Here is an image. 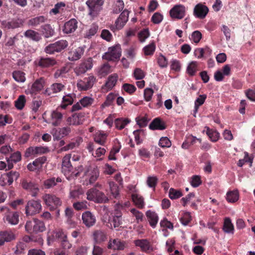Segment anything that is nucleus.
<instances>
[{"label": "nucleus", "instance_id": "18", "mask_svg": "<svg viewBox=\"0 0 255 255\" xmlns=\"http://www.w3.org/2000/svg\"><path fill=\"white\" fill-rule=\"evenodd\" d=\"M185 7L182 4L174 5L169 11L171 18L177 19H182L185 15Z\"/></svg>", "mask_w": 255, "mask_h": 255}, {"label": "nucleus", "instance_id": "10", "mask_svg": "<svg viewBox=\"0 0 255 255\" xmlns=\"http://www.w3.org/2000/svg\"><path fill=\"white\" fill-rule=\"evenodd\" d=\"M42 206L39 201L31 200L28 201L25 206V214L26 216H32L39 213Z\"/></svg>", "mask_w": 255, "mask_h": 255}, {"label": "nucleus", "instance_id": "9", "mask_svg": "<svg viewBox=\"0 0 255 255\" xmlns=\"http://www.w3.org/2000/svg\"><path fill=\"white\" fill-rule=\"evenodd\" d=\"M45 84V78L43 77H40L34 81L30 88L26 91V93L31 95H36L44 88Z\"/></svg>", "mask_w": 255, "mask_h": 255}, {"label": "nucleus", "instance_id": "57", "mask_svg": "<svg viewBox=\"0 0 255 255\" xmlns=\"http://www.w3.org/2000/svg\"><path fill=\"white\" fill-rule=\"evenodd\" d=\"M55 236L60 243L68 239L67 234L61 229L56 231Z\"/></svg>", "mask_w": 255, "mask_h": 255}, {"label": "nucleus", "instance_id": "56", "mask_svg": "<svg viewBox=\"0 0 255 255\" xmlns=\"http://www.w3.org/2000/svg\"><path fill=\"white\" fill-rule=\"evenodd\" d=\"M132 215L135 217L136 222L139 223L143 221L144 215L143 213L135 208H132L130 210Z\"/></svg>", "mask_w": 255, "mask_h": 255}, {"label": "nucleus", "instance_id": "35", "mask_svg": "<svg viewBox=\"0 0 255 255\" xmlns=\"http://www.w3.org/2000/svg\"><path fill=\"white\" fill-rule=\"evenodd\" d=\"M84 194V191L80 186L75 187L70 191L69 197L71 199L77 200Z\"/></svg>", "mask_w": 255, "mask_h": 255}, {"label": "nucleus", "instance_id": "27", "mask_svg": "<svg viewBox=\"0 0 255 255\" xmlns=\"http://www.w3.org/2000/svg\"><path fill=\"white\" fill-rule=\"evenodd\" d=\"M134 244L140 248L142 252H150L152 251V248L149 242L146 239H138L135 240Z\"/></svg>", "mask_w": 255, "mask_h": 255}, {"label": "nucleus", "instance_id": "54", "mask_svg": "<svg viewBox=\"0 0 255 255\" xmlns=\"http://www.w3.org/2000/svg\"><path fill=\"white\" fill-rule=\"evenodd\" d=\"M79 101L83 108H88L93 104L94 99L91 97L86 96L82 98Z\"/></svg>", "mask_w": 255, "mask_h": 255}, {"label": "nucleus", "instance_id": "45", "mask_svg": "<svg viewBox=\"0 0 255 255\" xmlns=\"http://www.w3.org/2000/svg\"><path fill=\"white\" fill-rule=\"evenodd\" d=\"M12 77L17 82L23 83L26 80L25 74L20 70H15L12 72Z\"/></svg>", "mask_w": 255, "mask_h": 255}, {"label": "nucleus", "instance_id": "36", "mask_svg": "<svg viewBox=\"0 0 255 255\" xmlns=\"http://www.w3.org/2000/svg\"><path fill=\"white\" fill-rule=\"evenodd\" d=\"M146 216L148 220L150 225L154 228L158 221V217L157 214L153 211L148 210L146 212Z\"/></svg>", "mask_w": 255, "mask_h": 255}, {"label": "nucleus", "instance_id": "4", "mask_svg": "<svg viewBox=\"0 0 255 255\" xmlns=\"http://www.w3.org/2000/svg\"><path fill=\"white\" fill-rule=\"evenodd\" d=\"M68 46V42L66 40L61 39L53 43L49 44L44 48V52L48 54H54L55 53L60 52L65 49Z\"/></svg>", "mask_w": 255, "mask_h": 255}, {"label": "nucleus", "instance_id": "49", "mask_svg": "<svg viewBox=\"0 0 255 255\" xmlns=\"http://www.w3.org/2000/svg\"><path fill=\"white\" fill-rule=\"evenodd\" d=\"M198 62L196 61L191 62L187 67L186 72L190 76L195 75L198 70Z\"/></svg>", "mask_w": 255, "mask_h": 255}, {"label": "nucleus", "instance_id": "52", "mask_svg": "<svg viewBox=\"0 0 255 255\" xmlns=\"http://www.w3.org/2000/svg\"><path fill=\"white\" fill-rule=\"evenodd\" d=\"M61 179L57 177L56 179L55 177H52L46 180L44 182V185L45 188L49 189L56 185L57 182H61Z\"/></svg>", "mask_w": 255, "mask_h": 255}, {"label": "nucleus", "instance_id": "2", "mask_svg": "<svg viewBox=\"0 0 255 255\" xmlns=\"http://www.w3.org/2000/svg\"><path fill=\"white\" fill-rule=\"evenodd\" d=\"M87 199L97 203H106L109 199L105 194L96 188L88 190L86 193Z\"/></svg>", "mask_w": 255, "mask_h": 255}, {"label": "nucleus", "instance_id": "3", "mask_svg": "<svg viewBox=\"0 0 255 255\" xmlns=\"http://www.w3.org/2000/svg\"><path fill=\"white\" fill-rule=\"evenodd\" d=\"M25 228L26 231L29 233H37L42 232L45 230V226L43 221L37 219L26 222Z\"/></svg>", "mask_w": 255, "mask_h": 255}, {"label": "nucleus", "instance_id": "40", "mask_svg": "<svg viewBox=\"0 0 255 255\" xmlns=\"http://www.w3.org/2000/svg\"><path fill=\"white\" fill-rule=\"evenodd\" d=\"M93 237L96 243L100 244L107 239L106 234L102 230H96L93 233Z\"/></svg>", "mask_w": 255, "mask_h": 255}, {"label": "nucleus", "instance_id": "5", "mask_svg": "<svg viewBox=\"0 0 255 255\" xmlns=\"http://www.w3.org/2000/svg\"><path fill=\"white\" fill-rule=\"evenodd\" d=\"M105 0H87L86 4L89 9V14L92 17L97 16L103 9Z\"/></svg>", "mask_w": 255, "mask_h": 255}, {"label": "nucleus", "instance_id": "48", "mask_svg": "<svg viewBox=\"0 0 255 255\" xmlns=\"http://www.w3.org/2000/svg\"><path fill=\"white\" fill-rule=\"evenodd\" d=\"M41 31L45 38H49L54 34V30L50 24H45L41 26Z\"/></svg>", "mask_w": 255, "mask_h": 255}, {"label": "nucleus", "instance_id": "19", "mask_svg": "<svg viewBox=\"0 0 255 255\" xmlns=\"http://www.w3.org/2000/svg\"><path fill=\"white\" fill-rule=\"evenodd\" d=\"M57 64L56 60L53 57H40L36 61L37 65L41 68H51Z\"/></svg>", "mask_w": 255, "mask_h": 255}, {"label": "nucleus", "instance_id": "37", "mask_svg": "<svg viewBox=\"0 0 255 255\" xmlns=\"http://www.w3.org/2000/svg\"><path fill=\"white\" fill-rule=\"evenodd\" d=\"M131 199L137 208L139 209H143L144 208V199L141 196L136 193H133L131 195Z\"/></svg>", "mask_w": 255, "mask_h": 255}, {"label": "nucleus", "instance_id": "51", "mask_svg": "<svg viewBox=\"0 0 255 255\" xmlns=\"http://www.w3.org/2000/svg\"><path fill=\"white\" fill-rule=\"evenodd\" d=\"M66 122L67 125L69 126H78L82 124V121H79V120L75 113L72 114L71 116L67 118Z\"/></svg>", "mask_w": 255, "mask_h": 255}, {"label": "nucleus", "instance_id": "47", "mask_svg": "<svg viewBox=\"0 0 255 255\" xmlns=\"http://www.w3.org/2000/svg\"><path fill=\"white\" fill-rule=\"evenodd\" d=\"M205 128L207 129L206 134L210 140L213 142L217 141L220 136L219 133L217 130L211 129L208 127H205Z\"/></svg>", "mask_w": 255, "mask_h": 255}, {"label": "nucleus", "instance_id": "42", "mask_svg": "<svg viewBox=\"0 0 255 255\" xmlns=\"http://www.w3.org/2000/svg\"><path fill=\"white\" fill-rule=\"evenodd\" d=\"M134 139L137 144L141 143L145 136V131L144 129H137L133 131Z\"/></svg>", "mask_w": 255, "mask_h": 255}, {"label": "nucleus", "instance_id": "13", "mask_svg": "<svg viewBox=\"0 0 255 255\" xmlns=\"http://www.w3.org/2000/svg\"><path fill=\"white\" fill-rule=\"evenodd\" d=\"M93 60L89 57L84 60L74 69V72L77 76L85 73L88 70H91L93 66Z\"/></svg>", "mask_w": 255, "mask_h": 255}, {"label": "nucleus", "instance_id": "34", "mask_svg": "<svg viewBox=\"0 0 255 255\" xmlns=\"http://www.w3.org/2000/svg\"><path fill=\"white\" fill-rule=\"evenodd\" d=\"M24 35L26 38L35 42H38L42 39L40 33L32 29L27 30L24 32Z\"/></svg>", "mask_w": 255, "mask_h": 255}, {"label": "nucleus", "instance_id": "41", "mask_svg": "<svg viewBox=\"0 0 255 255\" xmlns=\"http://www.w3.org/2000/svg\"><path fill=\"white\" fill-rule=\"evenodd\" d=\"M130 122V120L128 118H121L116 119L114 123L116 128L119 130H121L124 128Z\"/></svg>", "mask_w": 255, "mask_h": 255}, {"label": "nucleus", "instance_id": "38", "mask_svg": "<svg viewBox=\"0 0 255 255\" xmlns=\"http://www.w3.org/2000/svg\"><path fill=\"white\" fill-rule=\"evenodd\" d=\"M46 18L44 16H38L28 20L27 24L29 26L36 27L44 23Z\"/></svg>", "mask_w": 255, "mask_h": 255}, {"label": "nucleus", "instance_id": "21", "mask_svg": "<svg viewBox=\"0 0 255 255\" xmlns=\"http://www.w3.org/2000/svg\"><path fill=\"white\" fill-rule=\"evenodd\" d=\"M208 7L202 3L197 4L193 10V15L199 19H204L209 12Z\"/></svg>", "mask_w": 255, "mask_h": 255}, {"label": "nucleus", "instance_id": "43", "mask_svg": "<svg viewBox=\"0 0 255 255\" xmlns=\"http://www.w3.org/2000/svg\"><path fill=\"white\" fill-rule=\"evenodd\" d=\"M19 176V173L17 171H10L5 174H4L5 179H7L8 185H11L14 180H16Z\"/></svg>", "mask_w": 255, "mask_h": 255}, {"label": "nucleus", "instance_id": "46", "mask_svg": "<svg viewBox=\"0 0 255 255\" xmlns=\"http://www.w3.org/2000/svg\"><path fill=\"white\" fill-rule=\"evenodd\" d=\"M239 198V194L238 190L229 191L226 194V200L228 202L235 203Z\"/></svg>", "mask_w": 255, "mask_h": 255}, {"label": "nucleus", "instance_id": "15", "mask_svg": "<svg viewBox=\"0 0 255 255\" xmlns=\"http://www.w3.org/2000/svg\"><path fill=\"white\" fill-rule=\"evenodd\" d=\"M71 128L69 126L54 128L52 130L51 134L54 140H59L69 135Z\"/></svg>", "mask_w": 255, "mask_h": 255}, {"label": "nucleus", "instance_id": "33", "mask_svg": "<svg viewBox=\"0 0 255 255\" xmlns=\"http://www.w3.org/2000/svg\"><path fill=\"white\" fill-rule=\"evenodd\" d=\"M108 134L104 131L99 130L94 135V141L101 145H104L107 141Z\"/></svg>", "mask_w": 255, "mask_h": 255}, {"label": "nucleus", "instance_id": "64", "mask_svg": "<svg viewBox=\"0 0 255 255\" xmlns=\"http://www.w3.org/2000/svg\"><path fill=\"white\" fill-rule=\"evenodd\" d=\"M99 176V172L97 169H94L89 173V182L90 184L94 183Z\"/></svg>", "mask_w": 255, "mask_h": 255}, {"label": "nucleus", "instance_id": "31", "mask_svg": "<svg viewBox=\"0 0 255 255\" xmlns=\"http://www.w3.org/2000/svg\"><path fill=\"white\" fill-rule=\"evenodd\" d=\"M4 219L6 222L11 225H16L19 222V214L17 212L8 211Z\"/></svg>", "mask_w": 255, "mask_h": 255}, {"label": "nucleus", "instance_id": "28", "mask_svg": "<svg viewBox=\"0 0 255 255\" xmlns=\"http://www.w3.org/2000/svg\"><path fill=\"white\" fill-rule=\"evenodd\" d=\"M84 51L85 49L82 47H79L71 50L69 52L68 59L71 61L78 60L81 58Z\"/></svg>", "mask_w": 255, "mask_h": 255}, {"label": "nucleus", "instance_id": "20", "mask_svg": "<svg viewBox=\"0 0 255 255\" xmlns=\"http://www.w3.org/2000/svg\"><path fill=\"white\" fill-rule=\"evenodd\" d=\"M47 157L45 156L39 157L32 162L29 163L27 168L30 171H39L43 167V164L46 161Z\"/></svg>", "mask_w": 255, "mask_h": 255}, {"label": "nucleus", "instance_id": "60", "mask_svg": "<svg viewBox=\"0 0 255 255\" xmlns=\"http://www.w3.org/2000/svg\"><path fill=\"white\" fill-rule=\"evenodd\" d=\"M98 25L95 23H93L88 30L87 31L86 33V37L88 38H91L94 36L98 30Z\"/></svg>", "mask_w": 255, "mask_h": 255}, {"label": "nucleus", "instance_id": "25", "mask_svg": "<svg viewBox=\"0 0 255 255\" xmlns=\"http://www.w3.org/2000/svg\"><path fill=\"white\" fill-rule=\"evenodd\" d=\"M78 27V21L75 18H71L64 23L63 31L65 34L74 32Z\"/></svg>", "mask_w": 255, "mask_h": 255}, {"label": "nucleus", "instance_id": "1", "mask_svg": "<svg viewBox=\"0 0 255 255\" xmlns=\"http://www.w3.org/2000/svg\"><path fill=\"white\" fill-rule=\"evenodd\" d=\"M71 154H67L62 159V172L68 179L78 176V172H75V168L72 165L70 161Z\"/></svg>", "mask_w": 255, "mask_h": 255}, {"label": "nucleus", "instance_id": "26", "mask_svg": "<svg viewBox=\"0 0 255 255\" xmlns=\"http://www.w3.org/2000/svg\"><path fill=\"white\" fill-rule=\"evenodd\" d=\"M118 79V76L117 74L110 75L105 84L103 85L102 89L106 91L111 90L116 86Z\"/></svg>", "mask_w": 255, "mask_h": 255}, {"label": "nucleus", "instance_id": "16", "mask_svg": "<svg viewBox=\"0 0 255 255\" xmlns=\"http://www.w3.org/2000/svg\"><path fill=\"white\" fill-rule=\"evenodd\" d=\"M82 223L87 227L91 228L94 226L96 223L95 215L90 211H86L82 214Z\"/></svg>", "mask_w": 255, "mask_h": 255}, {"label": "nucleus", "instance_id": "8", "mask_svg": "<svg viewBox=\"0 0 255 255\" xmlns=\"http://www.w3.org/2000/svg\"><path fill=\"white\" fill-rule=\"evenodd\" d=\"M60 109L58 107L55 110L51 111L47 123L54 127L61 125L63 121L64 114L60 111Z\"/></svg>", "mask_w": 255, "mask_h": 255}, {"label": "nucleus", "instance_id": "12", "mask_svg": "<svg viewBox=\"0 0 255 255\" xmlns=\"http://www.w3.org/2000/svg\"><path fill=\"white\" fill-rule=\"evenodd\" d=\"M23 36L19 34H16L13 37H10L6 39L3 47L9 52L14 49L21 42Z\"/></svg>", "mask_w": 255, "mask_h": 255}, {"label": "nucleus", "instance_id": "53", "mask_svg": "<svg viewBox=\"0 0 255 255\" xmlns=\"http://www.w3.org/2000/svg\"><path fill=\"white\" fill-rule=\"evenodd\" d=\"M117 96L116 94L110 93L107 96L106 101L102 105V107L105 108L112 105Z\"/></svg>", "mask_w": 255, "mask_h": 255}, {"label": "nucleus", "instance_id": "22", "mask_svg": "<svg viewBox=\"0 0 255 255\" xmlns=\"http://www.w3.org/2000/svg\"><path fill=\"white\" fill-rule=\"evenodd\" d=\"M16 239L15 232L10 230L0 231V246L5 242H10Z\"/></svg>", "mask_w": 255, "mask_h": 255}, {"label": "nucleus", "instance_id": "50", "mask_svg": "<svg viewBox=\"0 0 255 255\" xmlns=\"http://www.w3.org/2000/svg\"><path fill=\"white\" fill-rule=\"evenodd\" d=\"M122 216L121 215H117L113 217L111 220H109V224H110L111 228H117L122 224Z\"/></svg>", "mask_w": 255, "mask_h": 255}, {"label": "nucleus", "instance_id": "17", "mask_svg": "<svg viewBox=\"0 0 255 255\" xmlns=\"http://www.w3.org/2000/svg\"><path fill=\"white\" fill-rule=\"evenodd\" d=\"M65 89V86L61 83H54L47 87L42 94L46 96H51L56 95L63 91Z\"/></svg>", "mask_w": 255, "mask_h": 255}, {"label": "nucleus", "instance_id": "62", "mask_svg": "<svg viewBox=\"0 0 255 255\" xmlns=\"http://www.w3.org/2000/svg\"><path fill=\"white\" fill-rule=\"evenodd\" d=\"M183 194L180 190L170 188L169 192V196L171 199H176L182 196Z\"/></svg>", "mask_w": 255, "mask_h": 255}, {"label": "nucleus", "instance_id": "39", "mask_svg": "<svg viewBox=\"0 0 255 255\" xmlns=\"http://www.w3.org/2000/svg\"><path fill=\"white\" fill-rule=\"evenodd\" d=\"M89 206V204L86 200L76 201L73 203V208L77 211L87 210Z\"/></svg>", "mask_w": 255, "mask_h": 255}, {"label": "nucleus", "instance_id": "7", "mask_svg": "<svg viewBox=\"0 0 255 255\" xmlns=\"http://www.w3.org/2000/svg\"><path fill=\"white\" fill-rule=\"evenodd\" d=\"M42 198L45 205L49 208L51 211L55 210L62 204L60 199L53 194H45Z\"/></svg>", "mask_w": 255, "mask_h": 255}, {"label": "nucleus", "instance_id": "23", "mask_svg": "<svg viewBox=\"0 0 255 255\" xmlns=\"http://www.w3.org/2000/svg\"><path fill=\"white\" fill-rule=\"evenodd\" d=\"M21 186L24 189L29 192L32 197H35L39 191L37 184L27 180L23 179L22 181Z\"/></svg>", "mask_w": 255, "mask_h": 255}, {"label": "nucleus", "instance_id": "44", "mask_svg": "<svg viewBox=\"0 0 255 255\" xmlns=\"http://www.w3.org/2000/svg\"><path fill=\"white\" fill-rule=\"evenodd\" d=\"M223 230L226 233H233L234 227L229 218H226L224 220Z\"/></svg>", "mask_w": 255, "mask_h": 255}, {"label": "nucleus", "instance_id": "32", "mask_svg": "<svg viewBox=\"0 0 255 255\" xmlns=\"http://www.w3.org/2000/svg\"><path fill=\"white\" fill-rule=\"evenodd\" d=\"M149 128L152 130H163L166 128V126L160 118H156L153 119L150 124Z\"/></svg>", "mask_w": 255, "mask_h": 255}, {"label": "nucleus", "instance_id": "29", "mask_svg": "<svg viewBox=\"0 0 255 255\" xmlns=\"http://www.w3.org/2000/svg\"><path fill=\"white\" fill-rule=\"evenodd\" d=\"M75 98L76 95L74 93L65 95L63 97L61 104L58 107L62 109H66L68 106L72 105Z\"/></svg>", "mask_w": 255, "mask_h": 255}, {"label": "nucleus", "instance_id": "11", "mask_svg": "<svg viewBox=\"0 0 255 255\" xmlns=\"http://www.w3.org/2000/svg\"><path fill=\"white\" fill-rule=\"evenodd\" d=\"M128 10H124L116 20L115 25L111 26V30L115 32L122 29L128 20Z\"/></svg>", "mask_w": 255, "mask_h": 255}, {"label": "nucleus", "instance_id": "58", "mask_svg": "<svg viewBox=\"0 0 255 255\" xmlns=\"http://www.w3.org/2000/svg\"><path fill=\"white\" fill-rule=\"evenodd\" d=\"M25 103V97L22 95L19 96L18 99L15 101V106L17 109L22 110L24 107Z\"/></svg>", "mask_w": 255, "mask_h": 255}, {"label": "nucleus", "instance_id": "55", "mask_svg": "<svg viewBox=\"0 0 255 255\" xmlns=\"http://www.w3.org/2000/svg\"><path fill=\"white\" fill-rule=\"evenodd\" d=\"M137 124L140 128L145 127L148 124L149 119L147 115L144 116H139L135 119Z\"/></svg>", "mask_w": 255, "mask_h": 255}, {"label": "nucleus", "instance_id": "61", "mask_svg": "<svg viewBox=\"0 0 255 255\" xmlns=\"http://www.w3.org/2000/svg\"><path fill=\"white\" fill-rule=\"evenodd\" d=\"M68 72V69L66 66H63L59 69H57L54 75V78L57 79L59 77H63L64 74Z\"/></svg>", "mask_w": 255, "mask_h": 255}, {"label": "nucleus", "instance_id": "30", "mask_svg": "<svg viewBox=\"0 0 255 255\" xmlns=\"http://www.w3.org/2000/svg\"><path fill=\"white\" fill-rule=\"evenodd\" d=\"M108 248L114 250H123L125 248V243L118 239L110 240L108 243Z\"/></svg>", "mask_w": 255, "mask_h": 255}, {"label": "nucleus", "instance_id": "24", "mask_svg": "<svg viewBox=\"0 0 255 255\" xmlns=\"http://www.w3.org/2000/svg\"><path fill=\"white\" fill-rule=\"evenodd\" d=\"M22 21L19 19H12L10 20H3L1 22L2 28L9 29L20 27L22 25Z\"/></svg>", "mask_w": 255, "mask_h": 255}, {"label": "nucleus", "instance_id": "6", "mask_svg": "<svg viewBox=\"0 0 255 255\" xmlns=\"http://www.w3.org/2000/svg\"><path fill=\"white\" fill-rule=\"evenodd\" d=\"M121 48L120 45H116L108 48L107 52L103 55V59L108 61L118 60L121 56Z\"/></svg>", "mask_w": 255, "mask_h": 255}, {"label": "nucleus", "instance_id": "63", "mask_svg": "<svg viewBox=\"0 0 255 255\" xmlns=\"http://www.w3.org/2000/svg\"><path fill=\"white\" fill-rule=\"evenodd\" d=\"M155 49V45L152 42L143 48V51L145 55H152L153 54Z\"/></svg>", "mask_w": 255, "mask_h": 255}, {"label": "nucleus", "instance_id": "14", "mask_svg": "<svg viewBox=\"0 0 255 255\" xmlns=\"http://www.w3.org/2000/svg\"><path fill=\"white\" fill-rule=\"evenodd\" d=\"M96 82V78L93 75L85 77L83 80H80L77 83V87L83 91H87L91 89Z\"/></svg>", "mask_w": 255, "mask_h": 255}, {"label": "nucleus", "instance_id": "59", "mask_svg": "<svg viewBox=\"0 0 255 255\" xmlns=\"http://www.w3.org/2000/svg\"><path fill=\"white\" fill-rule=\"evenodd\" d=\"M42 99L40 97L34 98L32 101V110L35 113L37 112L39 107L42 105Z\"/></svg>", "mask_w": 255, "mask_h": 255}]
</instances>
